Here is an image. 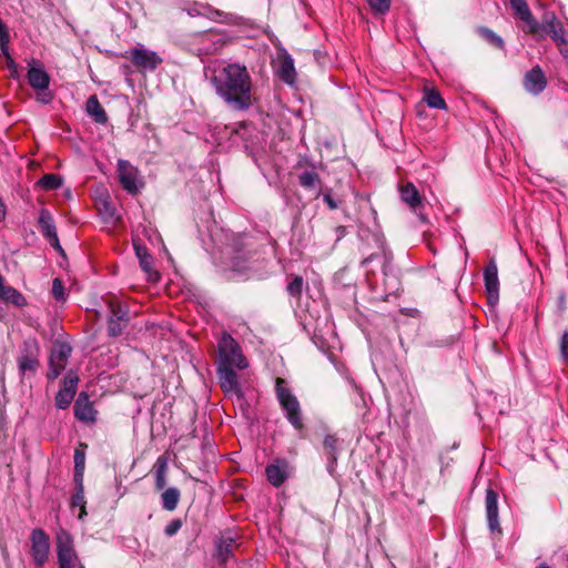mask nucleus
I'll list each match as a JSON object with an SVG mask.
<instances>
[{"label": "nucleus", "instance_id": "obj_25", "mask_svg": "<svg viewBox=\"0 0 568 568\" xmlns=\"http://www.w3.org/2000/svg\"><path fill=\"white\" fill-rule=\"evenodd\" d=\"M85 110L95 123L105 124L108 122L106 112L100 104V101L95 94L91 95L87 100Z\"/></svg>", "mask_w": 568, "mask_h": 568}, {"label": "nucleus", "instance_id": "obj_16", "mask_svg": "<svg viewBox=\"0 0 568 568\" xmlns=\"http://www.w3.org/2000/svg\"><path fill=\"white\" fill-rule=\"evenodd\" d=\"M202 9L209 10V17L219 22L229 23V24H239L240 18L233 13H227L220 11L217 9H213L210 6H205L199 2H194L190 8L186 9V12L191 17H197L203 14Z\"/></svg>", "mask_w": 568, "mask_h": 568}, {"label": "nucleus", "instance_id": "obj_21", "mask_svg": "<svg viewBox=\"0 0 568 568\" xmlns=\"http://www.w3.org/2000/svg\"><path fill=\"white\" fill-rule=\"evenodd\" d=\"M32 62L28 70V82L33 89L44 91L49 88L50 77L41 63L34 60Z\"/></svg>", "mask_w": 568, "mask_h": 568}, {"label": "nucleus", "instance_id": "obj_4", "mask_svg": "<svg viewBox=\"0 0 568 568\" xmlns=\"http://www.w3.org/2000/svg\"><path fill=\"white\" fill-rule=\"evenodd\" d=\"M219 363L235 367L237 369H245L248 366L247 359L242 353L239 343L226 332H224L217 344Z\"/></svg>", "mask_w": 568, "mask_h": 568}, {"label": "nucleus", "instance_id": "obj_49", "mask_svg": "<svg viewBox=\"0 0 568 568\" xmlns=\"http://www.w3.org/2000/svg\"><path fill=\"white\" fill-rule=\"evenodd\" d=\"M335 232H336V240L338 241L345 235L346 229H345V226H337L335 229Z\"/></svg>", "mask_w": 568, "mask_h": 568}, {"label": "nucleus", "instance_id": "obj_32", "mask_svg": "<svg viewBox=\"0 0 568 568\" xmlns=\"http://www.w3.org/2000/svg\"><path fill=\"white\" fill-rule=\"evenodd\" d=\"M423 100L427 103V105L432 109L446 110L447 104L440 93L430 88H426L424 90Z\"/></svg>", "mask_w": 568, "mask_h": 568}, {"label": "nucleus", "instance_id": "obj_13", "mask_svg": "<svg viewBox=\"0 0 568 568\" xmlns=\"http://www.w3.org/2000/svg\"><path fill=\"white\" fill-rule=\"evenodd\" d=\"M78 382L79 377L71 371L64 376L63 386L55 395V406L59 409H65L70 406L77 393Z\"/></svg>", "mask_w": 568, "mask_h": 568}, {"label": "nucleus", "instance_id": "obj_18", "mask_svg": "<svg viewBox=\"0 0 568 568\" xmlns=\"http://www.w3.org/2000/svg\"><path fill=\"white\" fill-rule=\"evenodd\" d=\"M216 372L220 386L225 393H235L239 397L242 396L239 376L234 371V367L217 364Z\"/></svg>", "mask_w": 568, "mask_h": 568}, {"label": "nucleus", "instance_id": "obj_17", "mask_svg": "<svg viewBox=\"0 0 568 568\" xmlns=\"http://www.w3.org/2000/svg\"><path fill=\"white\" fill-rule=\"evenodd\" d=\"M485 288L488 295V301L494 304L499 298V280L498 267L494 258L489 261L484 270Z\"/></svg>", "mask_w": 568, "mask_h": 568}, {"label": "nucleus", "instance_id": "obj_45", "mask_svg": "<svg viewBox=\"0 0 568 568\" xmlns=\"http://www.w3.org/2000/svg\"><path fill=\"white\" fill-rule=\"evenodd\" d=\"M320 195H322L323 201L327 204L329 210H336L338 207V202L333 199L331 189L326 190L325 192L320 190L317 196Z\"/></svg>", "mask_w": 568, "mask_h": 568}, {"label": "nucleus", "instance_id": "obj_50", "mask_svg": "<svg viewBox=\"0 0 568 568\" xmlns=\"http://www.w3.org/2000/svg\"><path fill=\"white\" fill-rule=\"evenodd\" d=\"M52 99V95L51 93H43L39 97V101H41L42 103H49Z\"/></svg>", "mask_w": 568, "mask_h": 568}, {"label": "nucleus", "instance_id": "obj_38", "mask_svg": "<svg viewBox=\"0 0 568 568\" xmlns=\"http://www.w3.org/2000/svg\"><path fill=\"white\" fill-rule=\"evenodd\" d=\"M250 257L245 252L239 250L232 257L230 267L236 272H243L250 267L248 265Z\"/></svg>", "mask_w": 568, "mask_h": 568}, {"label": "nucleus", "instance_id": "obj_30", "mask_svg": "<svg viewBox=\"0 0 568 568\" xmlns=\"http://www.w3.org/2000/svg\"><path fill=\"white\" fill-rule=\"evenodd\" d=\"M181 493L176 487H169L163 490L161 495V503L163 509L173 511L176 509L180 501Z\"/></svg>", "mask_w": 568, "mask_h": 568}, {"label": "nucleus", "instance_id": "obj_8", "mask_svg": "<svg viewBox=\"0 0 568 568\" xmlns=\"http://www.w3.org/2000/svg\"><path fill=\"white\" fill-rule=\"evenodd\" d=\"M123 57L130 59L135 68L148 71H154L163 62V59L155 51L143 45L128 50Z\"/></svg>", "mask_w": 568, "mask_h": 568}, {"label": "nucleus", "instance_id": "obj_19", "mask_svg": "<svg viewBox=\"0 0 568 568\" xmlns=\"http://www.w3.org/2000/svg\"><path fill=\"white\" fill-rule=\"evenodd\" d=\"M523 84L530 94L538 95L541 93L547 87V79L541 68L536 65L527 71Z\"/></svg>", "mask_w": 568, "mask_h": 568}, {"label": "nucleus", "instance_id": "obj_51", "mask_svg": "<svg viewBox=\"0 0 568 568\" xmlns=\"http://www.w3.org/2000/svg\"><path fill=\"white\" fill-rule=\"evenodd\" d=\"M2 34H9V31L6 23L2 20H0V36Z\"/></svg>", "mask_w": 568, "mask_h": 568}, {"label": "nucleus", "instance_id": "obj_5", "mask_svg": "<svg viewBox=\"0 0 568 568\" xmlns=\"http://www.w3.org/2000/svg\"><path fill=\"white\" fill-rule=\"evenodd\" d=\"M57 557L59 568H85L73 546V537L64 529L55 536Z\"/></svg>", "mask_w": 568, "mask_h": 568}, {"label": "nucleus", "instance_id": "obj_2", "mask_svg": "<svg viewBox=\"0 0 568 568\" xmlns=\"http://www.w3.org/2000/svg\"><path fill=\"white\" fill-rule=\"evenodd\" d=\"M529 33L536 40H542L547 36L550 37L560 54L568 58V34L564 23L557 18L554 11H545L540 21L536 20Z\"/></svg>", "mask_w": 568, "mask_h": 568}, {"label": "nucleus", "instance_id": "obj_46", "mask_svg": "<svg viewBox=\"0 0 568 568\" xmlns=\"http://www.w3.org/2000/svg\"><path fill=\"white\" fill-rule=\"evenodd\" d=\"M181 527H182V520L173 519L165 526L164 534L168 537H172L181 529Z\"/></svg>", "mask_w": 568, "mask_h": 568}, {"label": "nucleus", "instance_id": "obj_52", "mask_svg": "<svg viewBox=\"0 0 568 568\" xmlns=\"http://www.w3.org/2000/svg\"><path fill=\"white\" fill-rule=\"evenodd\" d=\"M6 216V206L2 202V200L0 199V221H2Z\"/></svg>", "mask_w": 568, "mask_h": 568}, {"label": "nucleus", "instance_id": "obj_24", "mask_svg": "<svg viewBox=\"0 0 568 568\" xmlns=\"http://www.w3.org/2000/svg\"><path fill=\"white\" fill-rule=\"evenodd\" d=\"M235 539L231 536L221 537L215 541L214 557L221 562L225 564L233 556V547Z\"/></svg>", "mask_w": 568, "mask_h": 568}, {"label": "nucleus", "instance_id": "obj_27", "mask_svg": "<svg viewBox=\"0 0 568 568\" xmlns=\"http://www.w3.org/2000/svg\"><path fill=\"white\" fill-rule=\"evenodd\" d=\"M285 468L286 465L284 462L282 466L277 463L268 465L265 469V473L270 484H272L274 487H280L287 478Z\"/></svg>", "mask_w": 568, "mask_h": 568}, {"label": "nucleus", "instance_id": "obj_14", "mask_svg": "<svg viewBox=\"0 0 568 568\" xmlns=\"http://www.w3.org/2000/svg\"><path fill=\"white\" fill-rule=\"evenodd\" d=\"M129 324V312L119 304H111V316L108 320V335L120 336Z\"/></svg>", "mask_w": 568, "mask_h": 568}, {"label": "nucleus", "instance_id": "obj_53", "mask_svg": "<svg viewBox=\"0 0 568 568\" xmlns=\"http://www.w3.org/2000/svg\"><path fill=\"white\" fill-rule=\"evenodd\" d=\"M525 2H527V1L526 0H510L509 1L511 9H514L516 6L524 4Z\"/></svg>", "mask_w": 568, "mask_h": 568}, {"label": "nucleus", "instance_id": "obj_26", "mask_svg": "<svg viewBox=\"0 0 568 568\" xmlns=\"http://www.w3.org/2000/svg\"><path fill=\"white\" fill-rule=\"evenodd\" d=\"M38 223L42 235L47 240L53 237L54 235H58L53 216L47 209H42L40 211Z\"/></svg>", "mask_w": 568, "mask_h": 568}, {"label": "nucleus", "instance_id": "obj_10", "mask_svg": "<svg viewBox=\"0 0 568 568\" xmlns=\"http://www.w3.org/2000/svg\"><path fill=\"white\" fill-rule=\"evenodd\" d=\"M398 189L402 201L410 207L422 223H427L428 217L424 213L425 204L417 187L412 182H407L405 184H400Z\"/></svg>", "mask_w": 568, "mask_h": 568}, {"label": "nucleus", "instance_id": "obj_39", "mask_svg": "<svg viewBox=\"0 0 568 568\" xmlns=\"http://www.w3.org/2000/svg\"><path fill=\"white\" fill-rule=\"evenodd\" d=\"M39 184L44 189V190H57L59 189L61 185H62V180L60 176L55 175V174H45L41 178V180L39 181Z\"/></svg>", "mask_w": 568, "mask_h": 568}, {"label": "nucleus", "instance_id": "obj_43", "mask_svg": "<svg viewBox=\"0 0 568 568\" xmlns=\"http://www.w3.org/2000/svg\"><path fill=\"white\" fill-rule=\"evenodd\" d=\"M67 364L59 363V362H50L49 361V369L47 373L48 381H54L58 378V376L64 371Z\"/></svg>", "mask_w": 568, "mask_h": 568}, {"label": "nucleus", "instance_id": "obj_7", "mask_svg": "<svg viewBox=\"0 0 568 568\" xmlns=\"http://www.w3.org/2000/svg\"><path fill=\"white\" fill-rule=\"evenodd\" d=\"M40 346L36 339L23 342L20 356L18 357V369L22 376L34 375L40 367Z\"/></svg>", "mask_w": 568, "mask_h": 568}, {"label": "nucleus", "instance_id": "obj_33", "mask_svg": "<svg viewBox=\"0 0 568 568\" xmlns=\"http://www.w3.org/2000/svg\"><path fill=\"white\" fill-rule=\"evenodd\" d=\"M134 251L136 257L139 258L141 268L151 277L153 271V260L152 256L149 254L148 248L144 245L134 243Z\"/></svg>", "mask_w": 568, "mask_h": 568}, {"label": "nucleus", "instance_id": "obj_54", "mask_svg": "<svg viewBox=\"0 0 568 568\" xmlns=\"http://www.w3.org/2000/svg\"><path fill=\"white\" fill-rule=\"evenodd\" d=\"M536 568H550V566L547 565L546 562H541Z\"/></svg>", "mask_w": 568, "mask_h": 568}, {"label": "nucleus", "instance_id": "obj_12", "mask_svg": "<svg viewBox=\"0 0 568 568\" xmlns=\"http://www.w3.org/2000/svg\"><path fill=\"white\" fill-rule=\"evenodd\" d=\"M485 508L489 531L494 535L497 534L498 536H500L501 528L498 515V494L491 488H488L486 490Z\"/></svg>", "mask_w": 568, "mask_h": 568}, {"label": "nucleus", "instance_id": "obj_35", "mask_svg": "<svg viewBox=\"0 0 568 568\" xmlns=\"http://www.w3.org/2000/svg\"><path fill=\"white\" fill-rule=\"evenodd\" d=\"M513 11L516 18L525 22L527 26V32L529 33L537 19L532 16L528 3L525 2L521 6H516Z\"/></svg>", "mask_w": 568, "mask_h": 568}, {"label": "nucleus", "instance_id": "obj_40", "mask_svg": "<svg viewBox=\"0 0 568 568\" xmlns=\"http://www.w3.org/2000/svg\"><path fill=\"white\" fill-rule=\"evenodd\" d=\"M52 296L57 301H64L65 300V288L63 282L55 277L52 281V290H51Z\"/></svg>", "mask_w": 568, "mask_h": 568}, {"label": "nucleus", "instance_id": "obj_11", "mask_svg": "<svg viewBox=\"0 0 568 568\" xmlns=\"http://www.w3.org/2000/svg\"><path fill=\"white\" fill-rule=\"evenodd\" d=\"M118 175L122 187L130 194L134 195L143 186V182L140 183V174L135 166H133L126 160L118 161Z\"/></svg>", "mask_w": 568, "mask_h": 568}, {"label": "nucleus", "instance_id": "obj_31", "mask_svg": "<svg viewBox=\"0 0 568 568\" xmlns=\"http://www.w3.org/2000/svg\"><path fill=\"white\" fill-rule=\"evenodd\" d=\"M298 183L305 190H314L320 189L321 190V178L315 172L314 168L312 170H305L298 175Z\"/></svg>", "mask_w": 568, "mask_h": 568}, {"label": "nucleus", "instance_id": "obj_3", "mask_svg": "<svg viewBox=\"0 0 568 568\" xmlns=\"http://www.w3.org/2000/svg\"><path fill=\"white\" fill-rule=\"evenodd\" d=\"M275 395L287 422L295 430L302 432L304 429V423L301 404L297 397L285 385L283 378L278 377L275 381Z\"/></svg>", "mask_w": 568, "mask_h": 568}, {"label": "nucleus", "instance_id": "obj_6", "mask_svg": "<svg viewBox=\"0 0 568 568\" xmlns=\"http://www.w3.org/2000/svg\"><path fill=\"white\" fill-rule=\"evenodd\" d=\"M393 253L390 250L386 248L384 245H381L379 251L372 253L369 256L365 257L361 262V266L366 270L367 273H375L374 268H371V264L373 262H377L382 273L385 276L386 281H392L393 286L397 284V278L393 275L394 265H393Z\"/></svg>", "mask_w": 568, "mask_h": 568}, {"label": "nucleus", "instance_id": "obj_22", "mask_svg": "<svg viewBox=\"0 0 568 568\" xmlns=\"http://www.w3.org/2000/svg\"><path fill=\"white\" fill-rule=\"evenodd\" d=\"M0 300L14 306L22 307L27 304L26 297L14 287L4 284V277L0 274Z\"/></svg>", "mask_w": 568, "mask_h": 568}, {"label": "nucleus", "instance_id": "obj_41", "mask_svg": "<svg viewBox=\"0 0 568 568\" xmlns=\"http://www.w3.org/2000/svg\"><path fill=\"white\" fill-rule=\"evenodd\" d=\"M373 11L379 14H385L389 11L390 0H367Z\"/></svg>", "mask_w": 568, "mask_h": 568}, {"label": "nucleus", "instance_id": "obj_37", "mask_svg": "<svg viewBox=\"0 0 568 568\" xmlns=\"http://www.w3.org/2000/svg\"><path fill=\"white\" fill-rule=\"evenodd\" d=\"M74 471L73 480H83L85 468V453L82 449H75L73 455Z\"/></svg>", "mask_w": 568, "mask_h": 568}, {"label": "nucleus", "instance_id": "obj_48", "mask_svg": "<svg viewBox=\"0 0 568 568\" xmlns=\"http://www.w3.org/2000/svg\"><path fill=\"white\" fill-rule=\"evenodd\" d=\"M48 242L50 243V245L57 251L59 252L60 254H64V251L59 242V237L58 235H54L53 237H50L48 240Z\"/></svg>", "mask_w": 568, "mask_h": 568}, {"label": "nucleus", "instance_id": "obj_29", "mask_svg": "<svg viewBox=\"0 0 568 568\" xmlns=\"http://www.w3.org/2000/svg\"><path fill=\"white\" fill-rule=\"evenodd\" d=\"M168 459L160 456L154 465V487L156 490H164L166 486Z\"/></svg>", "mask_w": 568, "mask_h": 568}, {"label": "nucleus", "instance_id": "obj_42", "mask_svg": "<svg viewBox=\"0 0 568 568\" xmlns=\"http://www.w3.org/2000/svg\"><path fill=\"white\" fill-rule=\"evenodd\" d=\"M303 278L301 276H295L288 284H287V292L290 295L297 297L302 294L303 291Z\"/></svg>", "mask_w": 568, "mask_h": 568}, {"label": "nucleus", "instance_id": "obj_20", "mask_svg": "<svg viewBox=\"0 0 568 568\" xmlns=\"http://www.w3.org/2000/svg\"><path fill=\"white\" fill-rule=\"evenodd\" d=\"M339 450V439L333 434H327L323 440V452L327 460L326 469L329 475L335 473Z\"/></svg>", "mask_w": 568, "mask_h": 568}, {"label": "nucleus", "instance_id": "obj_36", "mask_svg": "<svg viewBox=\"0 0 568 568\" xmlns=\"http://www.w3.org/2000/svg\"><path fill=\"white\" fill-rule=\"evenodd\" d=\"M477 33L494 48L504 49V45H505L504 40L497 33H495L491 29H489L487 27H479L477 29Z\"/></svg>", "mask_w": 568, "mask_h": 568}, {"label": "nucleus", "instance_id": "obj_34", "mask_svg": "<svg viewBox=\"0 0 568 568\" xmlns=\"http://www.w3.org/2000/svg\"><path fill=\"white\" fill-rule=\"evenodd\" d=\"M74 485H75V487H74V493L71 498V506L81 508L79 518H82L83 515H87L85 506H84L85 500H84L83 480H74Z\"/></svg>", "mask_w": 568, "mask_h": 568}, {"label": "nucleus", "instance_id": "obj_9", "mask_svg": "<svg viewBox=\"0 0 568 568\" xmlns=\"http://www.w3.org/2000/svg\"><path fill=\"white\" fill-rule=\"evenodd\" d=\"M30 555L37 567H43L49 559L50 539L49 535L41 528H36L30 534Z\"/></svg>", "mask_w": 568, "mask_h": 568}, {"label": "nucleus", "instance_id": "obj_1", "mask_svg": "<svg viewBox=\"0 0 568 568\" xmlns=\"http://www.w3.org/2000/svg\"><path fill=\"white\" fill-rule=\"evenodd\" d=\"M210 82L216 94L233 110L245 111L251 108L253 82L244 64L234 62L215 68Z\"/></svg>", "mask_w": 568, "mask_h": 568}, {"label": "nucleus", "instance_id": "obj_44", "mask_svg": "<svg viewBox=\"0 0 568 568\" xmlns=\"http://www.w3.org/2000/svg\"><path fill=\"white\" fill-rule=\"evenodd\" d=\"M559 352L562 361L568 364V331H565L560 337Z\"/></svg>", "mask_w": 568, "mask_h": 568}, {"label": "nucleus", "instance_id": "obj_47", "mask_svg": "<svg viewBox=\"0 0 568 568\" xmlns=\"http://www.w3.org/2000/svg\"><path fill=\"white\" fill-rule=\"evenodd\" d=\"M9 41H10V37H9V34H2V36H0V48H1V51H2V53L7 57V59L9 60V62H10L11 64H13V60L11 59V57H10V54H9V49H8Z\"/></svg>", "mask_w": 568, "mask_h": 568}, {"label": "nucleus", "instance_id": "obj_15", "mask_svg": "<svg viewBox=\"0 0 568 568\" xmlns=\"http://www.w3.org/2000/svg\"><path fill=\"white\" fill-rule=\"evenodd\" d=\"M73 413L77 419L87 424H93L97 422L98 410L93 407L90 402L89 395L85 392H81L73 405Z\"/></svg>", "mask_w": 568, "mask_h": 568}, {"label": "nucleus", "instance_id": "obj_23", "mask_svg": "<svg viewBox=\"0 0 568 568\" xmlns=\"http://www.w3.org/2000/svg\"><path fill=\"white\" fill-rule=\"evenodd\" d=\"M278 78L287 84H293L296 79L294 60L286 52L280 58Z\"/></svg>", "mask_w": 568, "mask_h": 568}, {"label": "nucleus", "instance_id": "obj_28", "mask_svg": "<svg viewBox=\"0 0 568 568\" xmlns=\"http://www.w3.org/2000/svg\"><path fill=\"white\" fill-rule=\"evenodd\" d=\"M72 353V347L64 342H54L50 352L49 359L50 362H59L63 364H68V359Z\"/></svg>", "mask_w": 568, "mask_h": 568}]
</instances>
